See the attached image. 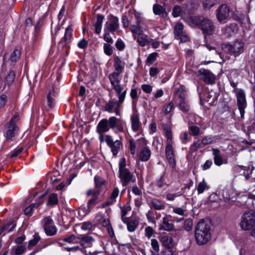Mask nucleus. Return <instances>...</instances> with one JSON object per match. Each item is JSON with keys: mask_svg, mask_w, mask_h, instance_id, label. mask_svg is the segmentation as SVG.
<instances>
[{"mask_svg": "<svg viewBox=\"0 0 255 255\" xmlns=\"http://www.w3.org/2000/svg\"><path fill=\"white\" fill-rule=\"evenodd\" d=\"M186 21L191 27L199 26L204 35L212 34L215 28L212 21L203 17L190 16L187 18Z\"/></svg>", "mask_w": 255, "mask_h": 255, "instance_id": "nucleus-3", "label": "nucleus"}, {"mask_svg": "<svg viewBox=\"0 0 255 255\" xmlns=\"http://www.w3.org/2000/svg\"><path fill=\"white\" fill-rule=\"evenodd\" d=\"M158 54L156 52H153L149 55L147 58L146 61L148 64H152L156 60Z\"/></svg>", "mask_w": 255, "mask_h": 255, "instance_id": "nucleus-63", "label": "nucleus"}, {"mask_svg": "<svg viewBox=\"0 0 255 255\" xmlns=\"http://www.w3.org/2000/svg\"><path fill=\"white\" fill-rule=\"evenodd\" d=\"M130 31L133 34H139L143 32L141 24H131L130 26Z\"/></svg>", "mask_w": 255, "mask_h": 255, "instance_id": "nucleus-39", "label": "nucleus"}, {"mask_svg": "<svg viewBox=\"0 0 255 255\" xmlns=\"http://www.w3.org/2000/svg\"><path fill=\"white\" fill-rule=\"evenodd\" d=\"M15 78V73L13 71H10L7 75L6 76L5 79V82L7 85L11 84Z\"/></svg>", "mask_w": 255, "mask_h": 255, "instance_id": "nucleus-52", "label": "nucleus"}, {"mask_svg": "<svg viewBox=\"0 0 255 255\" xmlns=\"http://www.w3.org/2000/svg\"><path fill=\"white\" fill-rule=\"evenodd\" d=\"M199 73L202 76L201 78L205 83L210 84H213L215 83V76L209 71L202 69L200 70Z\"/></svg>", "mask_w": 255, "mask_h": 255, "instance_id": "nucleus-17", "label": "nucleus"}, {"mask_svg": "<svg viewBox=\"0 0 255 255\" xmlns=\"http://www.w3.org/2000/svg\"><path fill=\"white\" fill-rule=\"evenodd\" d=\"M104 18L105 17L103 15L100 14L97 15V20L94 26L95 28V32L97 34H99L101 32L102 23Z\"/></svg>", "mask_w": 255, "mask_h": 255, "instance_id": "nucleus-25", "label": "nucleus"}, {"mask_svg": "<svg viewBox=\"0 0 255 255\" xmlns=\"http://www.w3.org/2000/svg\"><path fill=\"white\" fill-rule=\"evenodd\" d=\"M119 177L123 186H127L129 183H134L136 181L135 175L127 167L125 157H122L119 160Z\"/></svg>", "mask_w": 255, "mask_h": 255, "instance_id": "nucleus-5", "label": "nucleus"}, {"mask_svg": "<svg viewBox=\"0 0 255 255\" xmlns=\"http://www.w3.org/2000/svg\"><path fill=\"white\" fill-rule=\"evenodd\" d=\"M147 221L149 223H152L153 224H156V221L155 220L154 218V212L151 210H149L145 214Z\"/></svg>", "mask_w": 255, "mask_h": 255, "instance_id": "nucleus-49", "label": "nucleus"}, {"mask_svg": "<svg viewBox=\"0 0 255 255\" xmlns=\"http://www.w3.org/2000/svg\"><path fill=\"white\" fill-rule=\"evenodd\" d=\"M131 128L133 131H136L139 128V118L137 111L133 112L130 117Z\"/></svg>", "mask_w": 255, "mask_h": 255, "instance_id": "nucleus-22", "label": "nucleus"}, {"mask_svg": "<svg viewBox=\"0 0 255 255\" xmlns=\"http://www.w3.org/2000/svg\"><path fill=\"white\" fill-rule=\"evenodd\" d=\"M229 8L226 4H222L217 10V19L220 22L226 19L229 14Z\"/></svg>", "mask_w": 255, "mask_h": 255, "instance_id": "nucleus-16", "label": "nucleus"}, {"mask_svg": "<svg viewBox=\"0 0 255 255\" xmlns=\"http://www.w3.org/2000/svg\"><path fill=\"white\" fill-rule=\"evenodd\" d=\"M173 212L180 216H183L186 211L182 207H172Z\"/></svg>", "mask_w": 255, "mask_h": 255, "instance_id": "nucleus-62", "label": "nucleus"}, {"mask_svg": "<svg viewBox=\"0 0 255 255\" xmlns=\"http://www.w3.org/2000/svg\"><path fill=\"white\" fill-rule=\"evenodd\" d=\"M213 155L214 156V163L217 166H221L223 164L228 163L227 159H224L221 155V152L219 149L213 148Z\"/></svg>", "mask_w": 255, "mask_h": 255, "instance_id": "nucleus-18", "label": "nucleus"}, {"mask_svg": "<svg viewBox=\"0 0 255 255\" xmlns=\"http://www.w3.org/2000/svg\"><path fill=\"white\" fill-rule=\"evenodd\" d=\"M15 224H14V222L12 221L5 224L2 226V230H4V231L9 232L12 231L15 228Z\"/></svg>", "mask_w": 255, "mask_h": 255, "instance_id": "nucleus-51", "label": "nucleus"}, {"mask_svg": "<svg viewBox=\"0 0 255 255\" xmlns=\"http://www.w3.org/2000/svg\"><path fill=\"white\" fill-rule=\"evenodd\" d=\"M145 236L147 237L148 239H150L153 235L154 233L153 229L150 226H147L145 228Z\"/></svg>", "mask_w": 255, "mask_h": 255, "instance_id": "nucleus-58", "label": "nucleus"}, {"mask_svg": "<svg viewBox=\"0 0 255 255\" xmlns=\"http://www.w3.org/2000/svg\"><path fill=\"white\" fill-rule=\"evenodd\" d=\"M100 194L99 191H94L92 189H89L87 191L86 193V196H92L87 203V206L88 208H90L92 206L96 204V202L99 198Z\"/></svg>", "mask_w": 255, "mask_h": 255, "instance_id": "nucleus-14", "label": "nucleus"}, {"mask_svg": "<svg viewBox=\"0 0 255 255\" xmlns=\"http://www.w3.org/2000/svg\"><path fill=\"white\" fill-rule=\"evenodd\" d=\"M129 149L131 154L134 155L136 152V145L134 140L131 139L129 140Z\"/></svg>", "mask_w": 255, "mask_h": 255, "instance_id": "nucleus-56", "label": "nucleus"}, {"mask_svg": "<svg viewBox=\"0 0 255 255\" xmlns=\"http://www.w3.org/2000/svg\"><path fill=\"white\" fill-rule=\"evenodd\" d=\"M131 208L130 206L125 205L121 209V220L123 222H126V220L128 219L126 217L127 213L131 210Z\"/></svg>", "mask_w": 255, "mask_h": 255, "instance_id": "nucleus-44", "label": "nucleus"}, {"mask_svg": "<svg viewBox=\"0 0 255 255\" xmlns=\"http://www.w3.org/2000/svg\"><path fill=\"white\" fill-rule=\"evenodd\" d=\"M24 204L26 206L24 210V215L28 217L31 216L32 215V199L30 195L26 199Z\"/></svg>", "mask_w": 255, "mask_h": 255, "instance_id": "nucleus-27", "label": "nucleus"}, {"mask_svg": "<svg viewBox=\"0 0 255 255\" xmlns=\"http://www.w3.org/2000/svg\"><path fill=\"white\" fill-rule=\"evenodd\" d=\"M192 227L193 222L192 220L188 219L185 221L184 223V228L186 231H190L192 229Z\"/></svg>", "mask_w": 255, "mask_h": 255, "instance_id": "nucleus-61", "label": "nucleus"}, {"mask_svg": "<svg viewBox=\"0 0 255 255\" xmlns=\"http://www.w3.org/2000/svg\"><path fill=\"white\" fill-rule=\"evenodd\" d=\"M138 36L136 39L137 42L139 45L144 47L146 45L150 44L153 39L150 38L148 35L144 34L143 32L138 35Z\"/></svg>", "mask_w": 255, "mask_h": 255, "instance_id": "nucleus-21", "label": "nucleus"}, {"mask_svg": "<svg viewBox=\"0 0 255 255\" xmlns=\"http://www.w3.org/2000/svg\"><path fill=\"white\" fill-rule=\"evenodd\" d=\"M151 246L155 253L159 251V245L157 240L153 239L151 240Z\"/></svg>", "mask_w": 255, "mask_h": 255, "instance_id": "nucleus-59", "label": "nucleus"}, {"mask_svg": "<svg viewBox=\"0 0 255 255\" xmlns=\"http://www.w3.org/2000/svg\"><path fill=\"white\" fill-rule=\"evenodd\" d=\"M56 92L53 88L50 90L47 96V106L48 110H52L56 104L55 97H56Z\"/></svg>", "mask_w": 255, "mask_h": 255, "instance_id": "nucleus-20", "label": "nucleus"}, {"mask_svg": "<svg viewBox=\"0 0 255 255\" xmlns=\"http://www.w3.org/2000/svg\"><path fill=\"white\" fill-rule=\"evenodd\" d=\"M153 11L155 15H162L166 16L167 13L165 8L158 4H154L153 6Z\"/></svg>", "mask_w": 255, "mask_h": 255, "instance_id": "nucleus-30", "label": "nucleus"}, {"mask_svg": "<svg viewBox=\"0 0 255 255\" xmlns=\"http://www.w3.org/2000/svg\"><path fill=\"white\" fill-rule=\"evenodd\" d=\"M133 14L136 19V23L141 24L143 18L141 16V13L133 9Z\"/></svg>", "mask_w": 255, "mask_h": 255, "instance_id": "nucleus-64", "label": "nucleus"}, {"mask_svg": "<svg viewBox=\"0 0 255 255\" xmlns=\"http://www.w3.org/2000/svg\"><path fill=\"white\" fill-rule=\"evenodd\" d=\"M218 96L219 94L217 92H215L211 90L210 92L206 94L204 100L207 102L211 100V102H214L217 100Z\"/></svg>", "mask_w": 255, "mask_h": 255, "instance_id": "nucleus-31", "label": "nucleus"}, {"mask_svg": "<svg viewBox=\"0 0 255 255\" xmlns=\"http://www.w3.org/2000/svg\"><path fill=\"white\" fill-rule=\"evenodd\" d=\"M184 26L181 22L177 23L174 28V33L176 37L182 34L185 32L183 30Z\"/></svg>", "mask_w": 255, "mask_h": 255, "instance_id": "nucleus-38", "label": "nucleus"}, {"mask_svg": "<svg viewBox=\"0 0 255 255\" xmlns=\"http://www.w3.org/2000/svg\"><path fill=\"white\" fill-rule=\"evenodd\" d=\"M120 122V120L115 117H111L108 120L103 119L98 123L97 127V132L99 134H103L108 132L110 128H116L119 131H124L123 126Z\"/></svg>", "mask_w": 255, "mask_h": 255, "instance_id": "nucleus-4", "label": "nucleus"}, {"mask_svg": "<svg viewBox=\"0 0 255 255\" xmlns=\"http://www.w3.org/2000/svg\"><path fill=\"white\" fill-rule=\"evenodd\" d=\"M244 43L241 42L236 41L233 44H229L226 46L228 51L231 54L238 55L244 51Z\"/></svg>", "mask_w": 255, "mask_h": 255, "instance_id": "nucleus-13", "label": "nucleus"}, {"mask_svg": "<svg viewBox=\"0 0 255 255\" xmlns=\"http://www.w3.org/2000/svg\"><path fill=\"white\" fill-rule=\"evenodd\" d=\"M255 221V215L251 213H245L241 218L240 226L244 230H249L252 228Z\"/></svg>", "mask_w": 255, "mask_h": 255, "instance_id": "nucleus-10", "label": "nucleus"}, {"mask_svg": "<svg viewBox=\"0 0 255 255\" xmlns=\"http://www.w3.org/2000/svg\"><path fill=\"white\" fill-rule=\"evenodd\" d=\"M101 224L103 227L107 228L109 235L110 237H113L114 235V232L109 219L106 218L103 219Z\"/></svg>", "mask_w": 255, "mask_h": 255, "instance_id": "nucleus-29", "label": "nucleus"}, {"mask_svg": "<svg viewBox=\"0 0 255 255\" xmlns=\"http://www.w3.org/2000/svg\"><path fill=\"white\" fill-rule=\"evenodd\" d=\"M41 225L46 234L49 236H54L57 233V228L50 217H45L41 220Z\"/></svg>", "mask_w": 255, "mask_h": 255, "instance_id": "nucleus-9", "label": "nucleus"}, {"mask_svg": "<svg viewBox=\"0 0 255 255\" xmlns=\"http://www.w3.org/2000/svg\"><path fill=\"white\" fill-rule=\"evenodd\" d=\"M151 156V151L147 147L142 148L139 154V158L142 161H147Z\"/></svg>", "mask_w": 255, "mask_h": 255, "instance_id": "nucleus-24", "label": "nucleus"}, {"mask_svg": "<svg viewBox=\"0 0 255 255\" xmlns=\"http://www.w3.org/2000/svg\"><path fill=\"white\" fill-rule=\"evenodd\" d=\"M104 53L108 56L111 55L113 53V48L108 43L104 44Z\"/></svg>", "mask_w": 255, "mask_h": 255, "instance_id": "nucleus-55", "label": "nucleus"}, {"mask_svg": "<svg viewBox=\"0 0 255 255\" xmlns=\"http://www.w3.org/2000/svg\"><path fill=\"white\" fill-rule=\"evenodd\" d=\"M72 29L70 26H69L65 30V34L63 38L65 44L70 42L72 37Z\"/></svg>", "mask_w": 255, "mask_h": 255, "instance_id": "nucleus-36", "label": "nucleus"}, {"mask_svg": "<svg viewBox=\"0 0 255 255\" xmlns=\"http://www.w3.org/2000/svg\"><path fill=\"white\" fill-rule=\"evenodd\" d=\"M149 205L156 210H162L165 209L164 204L157 200H152L150 201Z\"/></svg>", "mask_w": 255, "mask_h": 255, "instance_id": "nucleus-33", "label": "nucleus"}, {"mask_svg": "<svg viewBox=\"0 0 255 255\" xmlns=\"http://www.w3.org/2000/svg\"><path fill=\"white\" fill-rule=\"evenodd\" d=\"M202 143L205 146L206 145L215 143L216 141V136L208 135L205 136L202 138Z\"/></svg>", "mask_w": 255, "mask_h": 255, "instance_id": "nucleus-40", "label": "nucleus"}, {"mask_svg": "<svg viewBox=\"0 0 255 255\" xmlns=\"http://www.w3.org/2000/svg\"><path fill=\"white\" fill-rule=\"evenodd\" d=\"M179 109L184 113H187L189 111L190 106L188 103L187 99L181 101H178Z\"/></svg>", "mask_w": 255, "mask_h": 255, "instance_id": "nucleus-43", "label": "nucleus"}, {"mask_svg": "<svg viewBox=\"0 0 255 255\" xmlns=\"http://www.w3.org/2000/svg\"><path fill=\"white\" fill-rule=\"evenodd\" d=\"M204 147V146L202 144V141L198 140L193 142L190 147V150L192 152H195L198 149L203 148Z\"/></svg>", "mask_w": 255, "mask_h": 255, "instance_id": "nucleus-48", "label": "nucleus"}, {"mask_svg": "<svg viewBox=\"0 0 255 255\" xmlns=\"http://www.w3.org/2000/svg\"><path fill=\"white\" fill-rule=\"evenodd\" d=\"M218 2L217 0H204L203 2L205 9H209Z\"/></svg>", "mask_w": 255, "mask_h": 255, "instance_id": "nucleus-46", "label": "nucleus"}, {"mask_svg": "<svg viewBox=\"0 0 255 255\" xmlns=\"http://www.w3.org/2000/svg\"><path fill=\"white\" fill-rule=\"evenodd\" d=\"M164 130L165 135L167 138L166 145L172 144V134L171 128L168 126H166L164 128Z\"/></svg>", "mask_w": 255, "mask_h": 255, "instance_id": "nucleus-34", "label": "nucleus"}, {"mask_svg": "<svg viewBox=\"0 0 255 255\" xmlns=\"http://www.w3.org/2000/svg\"><path fill=\"white\" fill-rule=\"evenodd\" d=\"M105 142L111 148L113 154L116 156L120 150L121 141L118 139L114 141L112 137L107 134L105 135Z\"/></svg>", "mask_w": 255, "mask_h": 255, "instance_id": "nucleus-12", "label": "nucleus"}, {"mask_svg": "<svg viewBox=\"0 0 255 255\" xmlns=\"http://www.w3.org/2000/svg\"><path fill=\"white\" fill-rule=\"evenodd\" d=\"M81 240V245H83L84 243H91L94 241L93 238L90 236L82 235L78 238Z\"/></svg>", "mask_w": 255, "mask_h": 255, "instance_id": "nucleus-47", "label": "nucleus"}, {"mask_svg": "<svg viewBox=\"0 0 255 255\" xmlns=\"http://www.w3.org/2000/svg\"><path fill=\"white\" fill-rule=\"evenodd\" d=\"M103 39L104 40L108 43L113 44L114 40L112 37L110 35L111 32L108 31H104Z\"/></svg>", "mask_w": 255, "mask_h": 255, "instance_id": "nucleus-60", "label": "nucleus"}, {"mask_svg": "<svg viewBox=\"0 0 255 255\" xmlns=\"http://www.w3.org/2000/svg\"><path fill=\"white\" fill-rule=\"evenodd\" d=\"M210 226L206 221H201L197 225L195 231L196 243L200 246L206 244L211 239Z\"/></svg>", "mask_w": 255, "mask_h": 255, "instance_id": "nucleus-2", "label": "nucleus"}, {"mask_svg": "<svg viewBox=\"0 0 255 255\" xmlns=\"http://www.w3.org/2000/svg\"><path fill=\"white\" fill-rule=\"evenodd\" d=\"M62 240L69 244H77L78 243V238L74 235L66 236Z\"/></svg>", "mask_w": 255, "mask_h": 255, "instance_id": "nucleus-45", "label": "nucleus"}, {"mask_svg": "<svg viewBox=\"0 0 255 255\" xmlns=\"http://www.w3.org/2000/svg\"><path fill=\"white\" fill-rule=\"evenodd\" d=\"M94 182L95 190L94 191H99L101 193V188L102 186L106 184V181L99 176L96 175L94 177Z\"/></svg>", "mask_w": 255, "mask_h": 255, "instance_id": "nucleus-28", "label": "nucleus"}, {"mask_svg": "<svg viewBox=\"0 0 255 255\" xmlns=\"http://www.w3.org/2000/svg\"><path fill=\"white\" fill-rule=\"evenodd\" d=\"M22 150V147L16 148L9 153V157L12 159L15 158L21 153Z\"/></svg>", "mask_w": 255, "mask_h": 255, "instance_id": "nucleus-53", "label": "nucleus"}, {"mask_svg": "<svg viewBox=\"0 0 255 255\" xmlns=\"http://www.w3.org/2000/svg\"><path fill=\"white\" fill-rule=\"evenodd\" d=\"M209 186L207 182L203 179V181L198 184L197 190L198 194L203 193L205 191L208 190Z\"/></svg>", "mask_w": 255, "mask_h": 255, "instance_id": "nucleus-37", "label": "nucleus"}, {"mask_svg": "<svg viewBox=\"0 0 255 255\" xmlns=\"http://www.w3.org/2000/svg\"><path fill=\"white\" fill-rule=\"evenodd\" d=\"M26 248L23 246H20L16 248L12 252V255H20L24 253Z\"/></svg>", "mask_w": 255, "mask_h": 255, "instance_id": "nucleus-54", "label": "nucleus"}, {"mask_svg": "<svg viewBox=\"0 0 255 255\" xmlns=\"http://www.w3.org/2000/svg\"><path fill=\"white\" fill-rule=\"evenodd\" d=\"M119 189L118 187L114 188L110 198L102 204L103 207L105 208L114 204L116 202V199L119 196Z\"/></svg>", "mask_w": 255, "mask_h": 255, "instance_id": "nucleus-19", "label": "nucleus"}, {"mask_svg": "<svg viewBox=\"0 0 255 255\" xmlns=\"http://www.w3.org/2000/svg\"><path fill=\"white\" fill-rule=\"evenodd\" d=\"M19 120V115L15 114L10 120L5 125V132L4 135L6 139L12 140L15 136L17 134L18 128L16 123Z\"/></svg>", "mask_w": 255, "mask_h": 255, "instance_id": "nucleus-7", "label": "nucleus"}, {"mask_svg": "<svg viewBox=\"0 0 255 255\" xmlns=\"http://www.w3.org/2000/svg\"><path fill=\"white\" fill-rule=\"evenodd\" d=\"M237 98V104L240 111L241 117L244 118L245 109L247 107L246 94L244 91L241 89H237L234 91Z\"/></svg>", "mask_w": 255, "mask_h": 255, "instance_id": "nucleus-8", "label": "nucleus"}, {"mask_svg": "<svg viewBox=\"0 0 255 255\" xmlns=\"http://www.w3.org/2000/svg\"><path fill=\"white\" fill-rule=\"evenodd\" d=\"M127 225V229L129 232H133L137 228L139 221L138 219L128 220V219L126 220V222H124Z\"/></svg>", "mask_w": 255, "mask_h": 255, "instance_id": "nucleus-23", "label": "nucleus"}, {"mask_svg": "<svg viewBox=\"0 0 255 255\" xmlns=\"http://www.w3.org/2000/svg\"><path fill=\"white\" fill-rule=\"evenodd\" d=\"M115 90L118 100L115 99L108 101L104 107V111L109 113L113 112L117 115L121 116V107L124 102L127 93V90L123 89V87L112 86Z\"/></svg>", "mask_w": 255, "mask_h": 255, "instance_id": "nucleus-1", "label": "nucleus"}, {"mask_svg": "<svg viewBox=\"0 0 255 255\" xmlns=\"http://www.w3.org/2000/svg\"><path fill=\"white\" fill-rule=\"evenodd\" d=\"M58 203V195L56 193H52L48 196V199L47 203V205L54 206L57 205Z\"/></svg>", "mask_w": 255, "mask_h": 255, "instance_id": "nucleus-42", "label": "nucleus"}, {"mask_svg": "<svg viewBox=\"0 0 255 255\" xmlns=\"http://www.w3.org/2000/svg\"><path fill=\"white\" fill-rule=\"evenodd\" d=\"M174 109V103L170 102L168 104L164 105L162 108V111L165 114H169Z\"/></svg>", "mask_w": 255, "mask_h": 255, "instance_id": "nucleus-50", "label": "nucleus"}, {"mask_svg": "<svg viewBox=\"0 0 255 255\" xmlns=\"http://www.w3.org/2000/svg\"><path fill=\"white\" fill-rule=\"evenodd\" d=\"M120 27L119 18L114 15H110L108 21L105 23L104 31H108L114 34Z\"/></svg>", "mask_w": 255, "mask_h": 255, "instance_id": "nucleus-11", "label": "nucleus"}, {"mask_svg": "<svg viewBox=\"0 0 255 255\" xmlns=\"http://www.w3.org/2000/svg\"><path fill=\"white\" fill-rule=\"evenodd\" d=\"M21 56L20 50L18 48H15L11 53L10 60L11 62H16L18 60Z\"/></svg>", "mask_w": 255, "mask_h": 255, "instance_id": "nucleus-41", "label": "nucleus"}, {"mask_svg": "<svg viewBox=\"0 0 255 255\" xmlns=\"http://www.w3.org/2000/svg\"><path fill=\"white\" fill-rule=\"evenodd\" d=\"M182 12V8H181V7L178 5H176L173 8L172 11V15L174 17H177L180 16Z\"/></svg>", "mask_w": 255, "mask_h": 255, "instance_id": "nucleus-57", "label": "nucleus"}, {"mask_svg": "<svg viewBox=\"0 0 255 255\" xmlns=\"http://www.w3.org/2000/svg\"><path fill=\"white\" fill-rule=\"evenodd\" d=\"M175 94L178 98V101L187 99L186 91L182 87H180L176 91Z\"/></svg>", "mask_w": 255, "mask_h": 255, "instance_id": "nucleus-35", "label": "nucleus"}, {"mask_svg": "<svg viewBox=\"0 0 255 255\" xmlns=\"http://www.w3.org/2000/svg\"><path fill=\"white\" fill-rule=\"evenodd\" d=\"M161 242L165 248H172L173 245L172 239L167 236H163L161 238Z\"/></svg>", "mask_w": 255, "mask_h": 255, "instance_id": "nucleus-32", "label": "nucleus"}, {"mask_svg": "<svg viewBox=\"0 0 255 255\" xmlns=\"http://www.w3.org/2000/svg\"><path fill=\"white\" fill-rule=\"evenodd\" d=\"M174 228V225L169 223V221L167 216L162 218V224L160 225V229L167 231H172Z\"/></svg>", "mask_w": 255, "mask_h": 255, "instance_id": "nucleus-26", "label": "nucleus"}, {"mask_svg": "<svg viewBox=\"0 0 255 255\" xmlns=\"http://www.w3.org/2000/svg\"><path fill=\"white\" fill-rule=\"evenodd\" d=\"M125 63L122 61L119 56H116L114 59L115 71L109 75V79L112 86L122 87L120 84V74L123 72Z\"/></svg>", "mask_w": 255, "mask_h": 255, "instance_id": "nucleus-6", "label": "nucleus"}, {"mask_svg": "<svg viewBox=\"0 0 255 255\" xmlns=\"http://www.w3.org/2000/svg\"><path fill=\"white\" fill-rule=\"evenodd\" d=\"M165 153L170 166L172 168L174 169L176 167V161L174 158L172 144L166 145L165 147Z\"/></svg>", "mask_w": 255, "mask_h": 255, "instance_id": "nucleus-15", "label": "nucleus"}]
</instances>
